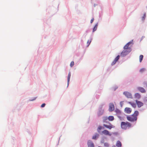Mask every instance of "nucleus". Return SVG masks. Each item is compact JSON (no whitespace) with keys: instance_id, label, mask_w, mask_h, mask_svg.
Here are the masks:
<instances>
[{"instance_id":"nucleus-1","label":"nucleus","mask_w":147,"mask_h":147,"mask_svg":"<svg viewBox=\"0 0 147 147\" xmlns=\"http://www.w3.org/2000/svg\"><path fill=\"white\" fill-rule=\"evenodd\" d=\"M139 113L138 111H135L134 113L131 115L127 116V119L131 122H136L137 120V116Z\"/></svg>"},{"instance_id":"nucleus-2","label":"nucleus","mask_w":147,"mask_h":147,"mask_svg":"<svg viewBox=\"0 0 147 147\" xmlns=\"http://www.w3.org/2000/svg\"><path fill=\"white\" fill-rule=\"evenodd\" d=\"M131 43V42H129L124 47V50L121 53V56L123 57L125 56L131 51V48L129 47V45Z\"/></svg>"},{"instance_id":"nucleus-3","label":"nucleus","mask_w":147,"mask_h":147,"mask_svg":"<svg viewBox=\"0 0 147 147\" xmlns=\"http://www.w3.org/2000/svg\"><path fill=\"white\" fill-rule=\"evenodd\" d=\"M131 126V124L128 122H122L121 123V127L122 129H126L129 128Z\"/></svg>"},{"instance_id":"nucleus-4","label":"nucleus","mask_w":147,"mask_h":147,"mask_svg":"<svg viewBox=\"0 0 147 147\" xmlns=\"http://www.w3.org/2000/svg\"><path fill=\"white\" fill-rule=\"evenodd\" d=\"M108 123L109 124V125L104 124L103 125L105 127L108 128L109 129H111L112 128H114L115 127V126L111 124V123H110L108 122Z\"/></svg>"},{"instance_id":"nucleus-5","label":"nucleus","mask_w":147,"mask_h":147,"mask_svg":"<svg viewBox=\"0 0 147 147\" xmlns=\"http://www.w3.org/2000/svg\"><path fill=\"white\" fill-rule=\"evenodd\" d=\"M123 94L128 98H132V96L131 94L129 92H124L123 93Z\"/></svg>"},{"instance_id":"nucleus-6","label":"nucleus","mask_w":147,"mask_h":147,"mask_svg":"<svg viewBox=\"0 0 147 147\" xmlns=\"http://www.w3.org/2000/svg\"><path fill=\"white\" fill-rule=\"evenodd\" d=\"M132 111L131 109L129 107H126L125 108L124 111L127 114H130Z\"/></svg>"},{"instance_id":"nucleus-7","label":"nucleus","mask_w":147,"mask_h":147,"mask_svg":"<svg viewBox=\"0 0 147 147\" xmlns=\"http://www.w3.org/2000/svg\"><path fill=\"white\" fill-rule=\"evenodd\" d=\"M136 102L138 108L141 107L144 105V104L142 102L137 100H136Z\"/></svg>"},{"instance_id":"nucleus-8","label":"nucleus","mask_w":147,"mask_h":147,"mask_svg":"<svg viewBox=\"0 0 147 147\" xmlns=\"http://www.w3.org/2000/svg\"><path fill=\"white\" fill-rule=\"evenodd\" d=\"M102 133L105 135H108L110 136L111 135V134L107 130H105L103 131H102Z\"/></svg>"},{"instance_id":"nucleus-9","label":"nucleus","mask_w":147,"mask_h":147,"mask_svg":"<svg viewBox=\"0 0 147 147\" xmlns=\"http://www.w3.org/2000/svg\"><path fill=\"white\" fill-rule=\"evenodd\" d=\"M114 109V106L113 103H110L109 105V111H112Z\"/></svg>"},{"instance_id":"nucleus-10","label":"nucleus","mask_w":147,"mask_h":147,"mask_svg":"<svg viewBox=\"0 0 147 147\" xmlns=\"http://www.w3.org/2000/svg\"><path fill=\"white\" fill-rule=\"evenodd\" d=\"M120 57L119 55H118L115 58L114 60L111 63V65H114L116 62L118 61V59H119Z\"/></svg>"},{"instance_id":"nucleus-11","label":"nucleus","mask_w":147,"mask_h":147,"mask_svg":"<svg viewBox=\"0 0 147 147\" xmlns=\"http://www.w3.org/2000/svg\"><path fill=\"white\" fill-rule=\"evenodd\" d=\"M88 147H94L93 143L90 140H89L88 142Z\"/></svg>"},{"instance_id":"nucleus-12","label":"nucleus","mask_w":147,"mask_h":147,"mask_svg":"<svg viewBox=\"0 0 147 147\" xmlns=\"http://www.w3.org/2000/svg\"><path fill=\"white\" fill-rule=\"evenodd\" d=\"M127 103L130 104L134 108H136V104L134 102H128Z\"/></svg>"},{"instance_id":"nucleus-13","label":"nucleus","mask_w":147,"mask_h":147,"mask_svg":"<svg viewBox=\"0 0 147 147\" xmlns=\"http://www.w3.org/2000/svg\"><path fill=\"white\" fill-rule=\"evenodd\" d=\"M138 90L142 93H145L146 92L145 90L142 87H138Z\"/></svg>"},{"instance_id":"nucleus-14","label":"nucleus","mask_w":147,"mask_h":147,"mask_svg":"<svg viewBox=\"0 0 147 147\" xmlns=\"http://www.w3.org/2000/svg\"><path fill=\"white\" fill-rule=\"evenodd\" d=\"M140 97V95L138 93H136L135 94V97L137 99H139Z\"/></svg>"},{"instance_id":"nucleus-15","label":"nucleus","mask_w":147,"mask_h":147,"mask_svg":"<svg viewBox=\"0 0 147 147\" xmlns=\"http://www.w3.org/2000/svg\"><path fill=\"white\" fill-rule=\"evenodd\" d=\"M103 122L104 123H107L108 117H102Z\"/></svg>"},{"instance_id":"nucleus-16","label":"nucleus","mask_w":147,"mask_h":147,"mask_svg":"<svg viewBox=\"0 0 147 147\" xmlns=\"http://www.w3.org/2000/svg\"><path fill=\"white\" fill-rule=\"evenodd\" d=\"M116 146L117 147H121V142L119 141H118L116 144Z\"/></svg>"},{"instance_id":"nucleus-17","label":"nucleus","mask_w":147,"mask_h":147,"mask_svg":"<svg viewBox=\"0 0 147 147\" xmlns=\"http://www.w3.org/2000/svg\"><path fill=\"white\" fill-rule=\"evenodd\" d=\"M108 120L110 121H113L114 119V118L113 116H111L108 117Z\"/></svg>"},{"instance_id":"nucleus-18","label":"nucleus","mask_w":147,"mask_h":147,"mask_svg":"<svg viewBox=\"0 0 147 147\" xmlns=\"http://www.w3.org/2000/svg\"><path fill=\"white\" fill-rule=\"evenodd\" d=\"M71 73L69 72L68 74V77H67V84L68 86V85L69 83V82L70 81V78L71 77Z\"/></svg>"},{"instance_id":"nucleus-19","label":"nucleus","mask_w":147,"mask_h":147,"mask_svg":"<svg viewBox=\"0 0 147 147\" xmlns=\"http://www.w3.org/2000/svg\"><path fill=\"white\" fill-rule=\"evenodd\" d=\"M99 136V135L97 133L95 134L93 136L92 139L94 140H96L97 138H98Z\"/></svg>"},{"instance_id":"nucleus-20","label":"nucleus","mask_w":147,"mask_h":147,"mask_svg":"<svg viewBox=\"0 0 147 147\" xmlns=\"http://www.w3.org/2000/svg\"><path fill=\"white\" fill-rule=\"evenodd\" d=\"M115 112L118 115H120L121 113V111L119 109H116L115 110Z\"/></svg>"},{"instance_id":"nucleus-21","label":"nucleus","mask_w":147,"mask_h":147,"mask_svg":"<svg viewBox=\"0 0 147 147\" xmlns=\"http://www.w3.org/2000/svg\"><path fill=\"white\" fill-rule=\"evenodd\" d=\"M143 58V56L142 55H141L139 57V59L140 62H141Z\"/></svg>"},{"instance_id":"nucleus-22","label":"nucleus","mask_w":147,"mask_h":147,"mask_svg":"<svg viewBox=\"0 0 147 147\" xmlns=\"http://www.w3.org/2000/svg\"><path fill=\"white\" fill-rule=\"evenodd\" d=\"M146 13H144V14L143 16L142 17V21L144 20L145 19V18H146Z\"/></svg>"},{"instance_id":"nucleus-23","label":"nucleus","mask_w":147,"mask_h":147,"mask_svg":"<svg viewBox=\"0 0 147 147\" xmlns=\"http://www.w3.org/2000/svg\"><path fill=\"white\" fill-rule=\"evenodd\" d=\"M92 39H90V40H88L87 42V47H88V46L90 45V42H91Z\"/></svg>"},{"instance_id":"nucleus-24","label":"nucleus","mask_w":147,"mask_h":147,"mask_svg":"<svg viewBox=\"0 0 147 147\" xmlns=\"http://www.w3.org/2000/svg\"><path fill=\"white\" fill-rule=\"evenodd\" d=\"M102 128V126H99L98 128H97V131L98 132H99L100 131V130H101Z\"/></svg>"},{"instance_id":"nucleus-25","label":"nucleus","mask_w":147,"mask_h":147,"mask_svg":"<svg viewBox=\"0 0 147 147\" xmlns=\"http://www.w3.org/2000/svg\"><path fill=\"white\" fill-rule=\"evenodd\" d=\"M103 111H99V112H98V116H101L103 114Z\"/></svg>"},{"instance_id":"nucleus-26","label":"nucleus","mask_w":147,"mask_h":147,"mask_svg":"<svg viewBox=\"0 0 147 147\" xmlns=\"http://www.w3.org/2000/svg\"><path fill=\"white\" fill-rule=\"evenodd\" d=\"M104 146L105 147H108L109 146V144L108 143H105L104 144Z\"/></svg>"},{"instance_id":"nucleus-27","label":"nucleus","mask_w":147,"mask_h":147,"mask_svg":"<svg viewBox=\"0 0 147 147\" xmlns=\"http://www.w3.org/2000/svg\"><path fill=\"white\" fill-rule=\"evenodd\" d=\"M145 70V69L143 68H142V69H140V72L142 73V72H144Z\"/></svg>"},{"instance_id":"nucleus-28","label":"nucleus","mask_w":147,"mask_h":147,"mask_svg":"<svg viewBox=\"0 0 147 147\" xmlns=\"http://www.w3.org/2000/svg\"><path fill=\"white\" fill-rule=\"evenodd\" d=\"M74 65V62L73 61H71L70 64V66L71 67H72Z\"/></svg>"},{"instance_id":"nucleus-29","label":"nucleus","mask_w":147,"mask_h":147,"mask_svg":"<svg viewBox=\"0 0 147 147\" xmlns=\"http://www.w3.org/2000/svg\"><path fill=\"white\" fill-rule=\"evenodd\" d=\"M120 103L121 107H122L123 104V101H121Z\"/></svg>"},{"instance_id":"nucleus-30","label":"nucleus","mask_w":147,"mask_h":147,"mask_svg":"<svg viewBox=\"0 0 147 147\" xmlns=\"http://www.w3.org/2000/svg\"><path fill=\"white\" fill-rule=\"evenodd\" d=\"M45 103H43V104H42L41 105V107H44L45 106Z\"/></svg>"},{"instance_id":"nucleus-31","label":"nucleus","mask_w":147,"mask_h":147,"mask_svg":"<svg viewBox=\"0 0 147 147\" xmlns=\"http://www.w3.org/2000/svg\"><path fill=\"white\" fill-rule=\"evenodd\" d=\"M94 20V19L93 18L91 20V21H90V23H92L93 22Z\"/></svg>"},{"instance_id":"nucleus-32","label":"nucleus","mask_w":147,"mask_h":147,"mask_svg":"<svg viewBox=\"0 0 147 147\" xmlns=\"http://www.w3.org/2000/svg\"><path fill=\"white\" fill-rule=\"evenodd\" d=\"M98 23L96 24L95 26H94V28H97V27L98 26Z\"/></svg>"},{"instance_id":"nucleus-33","label":"nucleus","mask_w":147,"mask_h":147,"mask_svg":"<svg viewBox=\"0 0 147 147\" xmlns=\"http://www.w3.org/2000/svg\"><path fill=\"white\" fill-rule=\"evenodd\" d=\"M96 29V28H94L93 29V31L94 32L95 31Z\"/></svg>"},{"instance_id":"nucleus-34","label":"nucleus","mask_w":147,"mask_h":147,"mask_svg":"<svg viewBox=\"0 0 147 147\" xmlns=\"http://www.w3.org/2000/svg\"><path fill=\"white\" fill-rule=\"evenodd\" d=\"M36 98V97H35L34 98V99H32V100H30V101H33V100H35Z\"/></svg>"},{"instance_id":"nucleus-35","label":"nucleus","mask_w":147,"mask_h":147,"mask_svg":"<svg viewBox=\"0 0 147 147\" xmlns=\"http://www.w3.org/2000/svg\"><path fill=\"white\" fill-rule=\"evenodd\" d=\"M96 5V4H94V7H95Z\"/></svg>"},{"instance_id":"nucleus-36","label":"nucleus","mask_w":147,"mask_h":147,"mask_svg":"<svg viewBox=\"0 0 147 147\" xmlns=\"http://www.w3.org/2000/svg\"><path fill=\"white\" fill-rule=\"evenodd\" d=\"M112 147H115V146H113Z\"/></svg>"}]
</instances>
